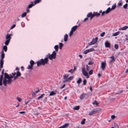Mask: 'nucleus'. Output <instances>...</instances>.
I'll return each mask as SVG.
<instances>
[{
  "mask_svg": "<svg viewBox=\"0 0 128 128\" xmlns=\"http://www.w3.org/2000/svg\"><path fill=\"white\" fill-rule=\"evenodd\" d=\"M81 78H80L78 79V80L77 81V82L78 84H80L81 82Z\"/></svg>",
  "mask_w": 128,
  "mask_h": 128,
  "instance_id": "nucleus-40",
  "label": "nucleus"
},
{
  "mask_svg": "<svg viewBox=\"0 0 128 128\" xmlns=\"http://www.w3.org/2000/svg\"><path fill=\"white\" fill-rule=\"evenodd\" d=\"M26 14H27V13H26V12H24V13L22 14V15L21 16V17L22 18H23L25 17L26 16Z\"/></svg>",
  "mask_w": 128,
  "mask_h": 128,
  "instance_id": "nucleus-31",
  "label": "nucleus"
},
{
  "mask_svg": "<svg viewBox=\"0 0 128 128\" xmlns=\"http://www.w3.org/2000/svg\"><path fill=\"white\" fill-rule=\"evenodd\" d=\"M128 6V4L127 3L126 4L123 6V8L124 9H127Z\"/></svg>",
  "mask_w": 128,
  "mask_h": 128,
  "instance_id": "nucleus-38",
  "label": "nucleus"
},
{
  "mask_svg": "<svg viewBox=\"0 0 128 128\" xmlns=\"http://www.w3.org/2000/svg\"><path fill=\"white\" fill-rule=\"evenodd\" d=\"M33 67L32 65H29L27 67V68L28 69H30L31 70H32V68Z\"/></svg>",
  "mask_w": 128,
  "mask_h": 128,
  "instance_id": "nucleus-32",
  "label": "nucleus"
},
{
  "mask_svg": "<svg viewBox=\"0 0 128 128\" xmlns=\"http://www.w3.org/2000/svg\"><path fill=\"white\" fill-rule=\"evenodd\" d=\"M92 14V13L91 12H89L88 14L87 15V16L88 17H90V16H91V15Z\"/></svg>",
  "mask_w": 128,
  "mask_h": 128,
  "instance_id": "nucleus-44",
  "label": "nucleus"
},
{
  "mask_svg": "<svg viewBox=\"0 0 128 128\" xmlns=\"http://www.w3.org/2000/svg\"><path fill=\"white\" fill-rule=\"evenodd\" d=\"M48 58H45L44 59H40L39 61L37 62V66H39L41 65H45L46 64L48 63Z\"/></svg>",
  "mask_w": 128,
  "mask_h": 128,
  "instance_id": "nucleus-2",
  "label": "nucleus"
},
{
  "mask_svg": "<svg viewBox=\"0 0 128 128\" xmlns=\"http://www.w3.org/2000/svg\"><path fill=\"white\" fill-rule=\"evenodd\" d=\"M112 125L114 126L112 127L111 128H119V125L116 123H113Z\"/></svg>",
  "mask_w": 128,
  "mask_h": 128,
  "instance_id": "nucleus-13",
  "label": "nucleus"
},
{
  "mask_svg": "<svg viewBox=\"0 0 128 128\" xmlns=\"http://www.w3.org/2000/svg\"><path fill=\"white\" fill-rule=\"evenodd\" d=\"M79 108H80V106H74L73 108V109L74 110H78L79 109Z\"/></svg>",
  "mask_w": 128,
  "mask_h": 128,
  "instance_id": "nucleus-28",
  "label": "nucleus"
},
{
  "mask_svg": "<svg viewBox=\"0 0 128 128\" xmlns=\"http://www.w3.org/2000/svg\"><path fill=\"white\" fill-rule=\"evenodd\" d=\"M44 95V94H42L39 96L38 98V100H40V98H42Z\"/></svg>",
  "mask_w": 128,
  "mask_h": 128,
  "instance_id": "nucleus-35",
  "label": "nucleus"
},
{
  "mask_svg": "<svg viewBox=\"0 0 128 128\" xmlns=\"http://www.w3.org/2000/svg\"><path fill=\"white\" fill-rule=\"evenodd\" d=\"M93 71L92 70H91L89 72V73L90 75H91L92 74Z\"/></svg>",
  "mask_w": 128,
  "mask_h": 128,
  "instance_id": "nucleus-50",
  "label": "nucleus"
},
{
  "mask_svg": "<svg viewBox=\"0 0 128 128\" xmlns=\"http://www.w3.org/2000/svg\"><path fill=\"white\" fill-rule=\"evenodd\" d=\"M7 46H4L3 47V50H4L5 52H6L7 51Z\"/></svg>",
  "mask_w": 128,
  "mask_h": 128,
  "instance_id": "nucleus-33",
  "label": "nucleus"
},
{
  "mask_svg": "<svg viewBox=\"0 0 128 128\" xmlns=\"http://www.w3.org/2000/svg\"><path fill=\"white\" fill-rule=\"evenodd\" d=\"M122 0H120L118 2V6H120L122 5Z\"/></svg>",
  "mask_w": 128,
  "mask_h": 128,
  "instance_id": "nucleus-25",
  "label": "nucleus"
},
{
  "mask_svg": "<svg viewBox=\"0 0 128 128\" xmlns=\"http://www.w3.org/2000/svg\"><path fill=\"white\" fill-rule=\"evenodd\" d=\"M106 64L105 62H102L101 68L102 70H104L106 68Z\"/></svg>",
  "mask_w": 128,
  "mask_h": 128,
  "instance_id": "nucleus-10",
  "label": "nucleus"
},
{
  "mask_svg": "<svg viewBox=\"0 0 128 128\" xmlns=\"http://www.w3.org/2000/svg\"><path fill=\"white\" fill-rule=\"evenodd\" d=\"M86 119L85 118L83 119L81 122V123L82 124H84L85 123Z\"/></svg>",
  "mask_w": 128,
  "mask_h": 128,
  "instance_id": "nucleus-34",
  "label": "nucleus"
},
{
  "mask_svg": "<svg viewBox=\"0 0 128 128\" xmlns=\"http://www.w3.org/2000/svg\"><path fill=\"white\" fill-rule=\"evenodd\" d=\"M128 28V26H125L122 28H119V30H126V29Z\"/></svg>",
  "mask_w": 128,
  "mask_h": 128,
  "instance_id": "nucleus-17",
  "label": "nucleus"
},
{
  "mask_svg": "<svg viewBox=\"0 0 128 128\" xmlns=\"http://www.w3.org/2000/svg\"><path fill=\"white\" fill-rule=\"evenodd\" d=\"M21 26L23 27H24L25 26V24L23 22H22L21 23Z\"/></svg>",
  "mask_w": 128,
  "mask_h": 128,
  "instance_id": "nucleus-49",
  "label": "nucleus"
},
{
  "mask_svg": "<svg viewBox=\"0 0 128 128\" xmlns=\"http://www.w3.org/2000/svg\"><path fill=\"white\" fill-rule=\"evenodd\" d=\"M54 48L55 50V51H56V52H58V46L57 45H55L54 46Z\"/></svg>",
  "mask_w": 128,
  "mask_h": 128,
  "instance_id": "nucleus-26",
  "label": "nucleus"
},
{
  "mask_svg": "<svg viewBox=\"0 0 128 128\" xmlns=\"http://www.w3.org/2000/svg\"><path fill=\"white\" fill-rule=\"evenodd\" d=\"M116 6L115 5H112V7L111 8V10H114L116 8Z\"/></svg>",
  "mask_w": 128,
  "mask_h": 128,
  "instance_id": "nucleus-41",
  "label": "nucleus"
},
{
  "mask_svg": "<svg viewBox=\"0 0 128 128\" xmlns=\"http://www.w3.org/2000/svg\"><path fill=\"white\" fill-rule=\"evenodd\" d=\"M86 80L84 79L83 80V84L84 85H85L86 84Z\"/></svg>",
  "mask_w": 128,
  "mask_h": 128,
  "instance_id": "nucleus-57",
  "label": "nucleus"
},
{
  "mask_svg": "<svg viewBox=\"0 0 128 128\" xmlns=\"http://www.w3.org/2000/svg\"><path fill=\"white\" fill-rule=\"evenodd\" d=\"M21 75V74L20 72L18 71L16 72V76H14V80H16L17 78H18Z\"/></svg>",
  "mask_w": 128,
  "mask_h": 128,
  "instance_id": "nucleus-11",
  "label": "nucleus"
},
{
  "mask_svg": "<svg viewBox=\"0 0 128 128\" xmlns=\"http://www.w3.org/2000/svg\"><path fill=\"white\" fill-rule=\"evenodd\" d=\"M88 53V50H85L84 51V54H87Z\"/></svg>",
  "mask_w": 128,
  "mask_h": 128,
  "instance_id": "nucleus-51",
  "label": "nucleus"
},
{
  "mask_svg": "<svg viewBox=\"0 0 128 128\" xmlns=\"http://www.w3.org/2000/svg\"><path fill=\"white\" fill-rule=\"evenodd\" d=\"M15 72L12 74L13 76L11 75H9L6 73L4 74V78L3 80V83L4 86H6L7 83L10 84L12 81V78H13V76L16 74Z\"/></svg>",
  "mask_w": 128,
  "mask_h": 128,
  "instance_id": "nucleus-1",
  "label": "nucleus"
},
{
  "mask_svg": "<svg viewBox=\"0 0 128 128\" xmlns=\"http://www.w3.org/2000/svg\"><path fill=\"white\" fill-rule=\"evenodd\" d=\"M4 57V54L3 51H2L1 55V59L0 61V67L2 68L3 67V58Z\"/></svg>",
  "mask_w": 128,
  "mask_h": 128,
  "instance_id": "nucleus-5",
  "label": "nucleus"
},
{
  "mask_svg": "<svg viewBox=\"0 0 128 128\" xmlns=\"http://www.w3.org/2000/svg\"><path fill=\"white\" fill-rule=\"evenodd\" d=\"M111 10V8L110 7H108L105 11L106 14H108Z\"/></svg>",
  "mask_w": 128,
  "mask_h": 128,
  "instance_id": "nucleus-23",
  "label": "nucleus"
},
{
  "mask_svg": "<svg viewBox=\"0 0 128 128\" xmlns=\"http://www.w3.org/2000/svg\"><path fill=\"white\" fill-rule=\"evenodd\" d=\"M41 0H36L34 1V4L35 5L36 4L38 3L39 2H41Z\"/></svg>",
  "mask_w": 128,
  "mask_h": 128,
  "instance_id": "nucleus-29",
  "label": "nucleus"
},
{
  "mask_svg": "<svg viewBox=\"0 0 128 128\" xmlns=\"http://www.w3.org/2000/svg\"><path fill=\"white\" fill-rule=\"evenodd\" d=\"M34 4H33V2H31V4H30L28 7V8H31L32 6H34Z\"/></svg>",
  "mask_w": 128,
  "mask_h": 128,
  "instance_id": "nucleus-27",
  "label": "nucleus"
},
{
  "mask_svg": "<svg viewBox=\"0 0 128 128\" xmlns=\"http://www.w3.org/2000/svg\"><path fill=\"white\" fill-rule=\"evenodd\" d=\"M47 100V97H46L44 98V101L45 102H46V101Z\"/></svg>",
  "mask_w": 128,
  "mask_h": 128,
  "instance_id": "nucleus-63",
  "label": "nucleus"
},
{
  "mask_svg": "<svg viewBox=\"0 0 128 128\" xmlns=\"http://www.w3.org/2000/svg\"><path fill=\"white\" fill-rule=\"evenodd\" d=\"M12 36V34H7L6 36V39H8V38L10 39L11 38L10 36Z\"/></svg>",
  "mask_w": 128,
  "mask_h": 128,
  "instance_id": "nucleus-15",
  "label": "nucleus"
},
{
  "mask_svg": "<svg viewBox=\"0 0 128 128\" xmlns=\"http://www.w3.org/2000/svg\"><path fill=\"white\" fill-rule=\"evenodd\" d=\"M88 19V18L86 17V18L83 20V22H84L86 21V20H87Z\"/></svg>",
  "mask_w": 128,
  "mask_h": 128,
  "instance_id": "nucleus-62",
  "label": "nucleus"
},
{
  "mask_svg": "<svg viewBox=\"0 0 128 128\" xmlns=\"http://www.w3.org/2000/svg\"><path fill=\"white\" fill-rule=\"evenodd\" d=\"M16 26V24H14L11 27L10 29H12L14 28Z\"/></svg>",
  "mask_w": 128,
  "mask_h": 128,
  "instance_id": "nucleus-58",
  "label": "nucleus"
},
{
  "mask_svg": "<svg viewBox=\"0 0 128 128\" xmlns=\"http://www.w3.org/2000/svg\"><path fill=\"white\" fill-rule=\"evenodd\" d=\"M105 34V32H103L100 34V36L101 37H103L104 36Z\"/></svg>",
  "mask_w": 128,
  "mask_h": 128,
  "instance_id": "nucleus-47",
  "label": "nucleus"
},
{
  "mask_svg": "<svg viewBox=\"0 0 128 128\" xmlns=\"http://www.w3.org/2000/svg\"><path fill=\"white\" fill-rule=\"evenodd\" d=\"M3 78L2 75H1L0 76V86H2V80Z\"/></svg>",
  "mask_w": 128,
  "mask_h": 128,
  "instance_id": "nucleus-22",
  "label": "nucleus"
},
{
  "mask_svg": "<svg viewBox=\"0 0 128 128\" xmlns=\"http://www.w3.org/2000/svg\"><path fill=\"white\" fill-rule=\"evenodd\" d=\"M105 46L106 48H109L110 45V43L108 41H106L105 42Z\"/></svg>",
  "mask_w": 128,
  "mask_h": 128,
  "instance_id": "nucleus-14",
  "label": "nucleus"
},
{
  "mask_svg": "<svg viewBox=\"0 0 128 128\" xmlns=\"http://www.w3.org/2000/svg\"><path fill=\"white\" fill-rule=\"evenodd\" d=\"M94 14L95 16H99L100 15V13H98L97 12H94Z\"/></svg>",
  "mask_w": 128,
  "mask_h": 128,
  "instance_id": "nucleus-30",
  "label": "nucleus"
},
{
  "mask_svg": "<svg viewBox=\"0 0 128 128\" xmlns=\"http://www.w3.org/2000/svg\"><path fill=\"white\" fill-rule=\"evenodd\" d=\"M69 75L68 74H65L63 76V79L64 80H63V82H68V77Z\"/></svg>",
  "mask_w": 128,
  "mask_h": 128,
  "instance_id": "nucleus-6",
  "label": "nucleus"
},
{
  "mask_svg": "<svg viewBox=\"0 0 128 128\" xmlns=\"http://www.w3.org/2000/svg\"><path fill=\"white\" fill-rule=\"evenodd\" d=\"M57 92L56 90H55L54 91H52L51 92H50V94L48 96H54L56 95Z\"/></svg>",
  "mask_w": 128,
  "mask_h": 128,
  "instance_id": "nucleus-9",
  "label": "nucleus"
},
{
  "mask_svg": "<svg viewBox=\"0 0 128 128\" xmlns=\"http://www.w3.org/2000/svg\"><path fill=\"white\" fill-rule=\"evenodd\" d=\"M30 65L33 66L34 64V62L32 60H31L30 62Z\"/></svg>",
  "mask_w": 128,
  "mask_h": 128,
  "instance_id": "nucleus-36",
  "label": "nucleus"
},
{
  "mask_svg": "<svg viewBox=\"0 0 128 128\" xmlns=\"http://www.w3.org/2000/svg\"><path fill=\"white\" fill-rule=\"evenodd\" d=\"M36 94L34 92H32V96H34Z\"/></svg>",
  "mask_w": 128,
  "mask_h": 128,
  "instance_id": "nucleus-60",
  "label": "nucleus"
},
{
  "mask_svg": "<svg viewBox=\"0 0 128 128\" xmlns=\"http://www.w3.org/2000/svg\"><path fill=\"white\" fill-rule=\"evenodd\" d=\"M6 40L5 42V44L6 45V46H8V44L10 42V39H6Z\"/></svg>",
  "mask_w": 128,
  "mask_h": 128,
  "instance_id": "nucleus-20",
  "label": "nucleus"
},
{
  "mask_svg": "<svg viewBox=\"0 0 128 128\" xmlns=\"http://www.w3.org/2000/svg\"><path fill=\"white\" fill-rule=\"evenodd\" d=\"M90 67L88 66V65H86V70L88 71L90 70Z\"/></svg>",
  "mask_w": 128,
  "mask_h": 128,
  "instance_id": "nucleus-46",
  "label": "nucleus"
},
{
  "mask_svg": "<svg viewBox=\"0 0 128 128\" xmlns=\"http://www.w3.org/2000/svg\"><path fill=\"white\" fill-rule=\"evenodd\" d=\"M111 118L112 119H114L115 118V116L114 115H112L111 116Z\"/></svg>",
  "mask_w": 128,
  "mask_h": 128,
  "instance_id": "nucleus-56",
  "label": "nucleus"
},
{
  "mask_svg": "<svg viewBox=\"0 0 128 128\" xmlns=\"http://www.w3.org/2000/svg\"><path fill=\"white\" fill-rule=\"evenodd\" d=\"M82 72L83 75L85 76H88V74L85 68H82Z\"/></svg>",
  "mask_w": 128,
  "mask_h": 128,
  "instance_id": "nucleus-7",
  "label": "nucleus"
},
{
  "mask_svg": "<svg viewBox=\"0 0 128 128\" xmlns=\"http://www.w3.org/2000/svg\"><path fill=\"white\" fill-rule=\"evenodd\" d=\"M98 40L97 37H96L95 38L93 39L92 41L89 44V45H91L94 44Z\"/></svg>",
  "mask_w": 128,
  "mask_h": 128,
  "instance_id": "nucleus-8",
  "label": "nucleus"
},
{
  "mask_svg": "<svg viewBox=\"0 0 128 128\" xmlns=\"http://www.w3.org/2000/svg\"><path fill=\"white\" fill-rule=\"evenodd\" d=\"M68 123H66L63 126L59 127L58 128H64L68 126Z\"/></svg>",
  "mask_w": 128,
  "mask_h": 128,
  "instance_id": "nucleus-19",
  "label": "nucleus"
},
{
  "mask_svg": "<svg viewBox=\"0 0 128 128\" xmlns=\"http://www.w3.org/2000/svg\"><path fill=\"white\" fill-rule=\"evenodd\" d=\"M68 72L71 73H72L74 72V71H73L72 69H70L68 70Z\"/></svg>",
  "mask_w": 128,
  "mask_h": 128,
  "instance_id": "nucleus-48",
  "label": "nucleus"
},
{
  "mask_svg": "<svg viewBox=\"0 0 128 128\" xmlns=\"http://www.w3.org/2000/svg\"><path fill=\"white\" fill-rule=\"evenodd\" d=\"M73 76H71L68 78V82H70L71 80H72L73 79Z\"/></svg>",
  "mask_w": 128,
  "mask_h": 128,
  "instance_id": "nucleus-42",
  "label": "nucleus"
},
{
  "mask_svg": "<svg viewBox=\"0 0 128 128\" xmlns=\"http://www.w3.org/2000/svg\"><path fill=\"white\" fill-rule=\"evenodd\" d=\"M106 11H103L102 12V16H103L105 14H106Z\"/></svg>",
  "mask_w": 128,
  "mask_h": 128,
  "instance_id": "nucleus-54",
  "label": "nucleus"
},
{
  "mask_svg": "<svg viewBox=\"0 0 128 128\" xmlns=\"http://www.w3.org/2000/svg\"><path fill=\"white\" fill-rule=\"evenodd\" d=\"M114 47L116 49H117L118 48V45L115 44L114 46Z\"/></svg>",
  "mask_w": 128,
  "mask_h": 128,
  "instance_id": "nucleus-45",
  "label": "nucleus"
},
{
  "mask_svg": "<svg viewBox=\"0 0 128 128\" xmlns=\"http://www.w3.org/2000/svg\"><path fill=\"white\" fill-rule=\"evenodd\" d=\"M30 102V100H29L28 101V102H25V104L26 105H27L28 103L29 102Z\"/></svg>",
  "mask_w": 128,
  "mask_h": 128,
  "instance_id": "nucleus-64",
  "label": "nucleus"
},
{
  "mask_svg": "<svg viewBox=\"0 0 128 128\" xmlns=\"http://www.w3.org/2000/svg\"><path fill=\"white\" fill-rule=\"evenodd\" d=\"M68 35L67 34H66L64 36V40L65 42H66L67 41Z\"/></svg>",
  "mask_w": 128,
  "mask_h": 128,
  "instance_id": "nucleus-18",
  "label": "nucleus"
},
{
  "mask_svg": "<svg viewBox=\"0 0 128 128\" xmlns=\"http://www.w3.org/2000/svg\"><path fill=\"white\" fill-rule=\"evenodd\" d=\"M110 58L112 59V60L110 61V63H112L114 62L115 61L114 57L113 56H112L110 57Z\"/></svg>",
  "mask_w": 128,
  "mask_h": 128,
  "instance_id": "nucleus-21",
  "label": "nucleus"
},
{
  "mask_svg": "<svg viewBox=\"0 0 128 128\" xmlns=\"http://www.w3.org/2000/svg\"><path fill=\"white\" fill-rule=\"evenodd\" d=\"M29 8H28V7L26 8V12L28 13H29L30 12V10L28 9Z\"/></svg>",
  "mask_w": 128,
  "mask_h": 128,
  "instance_id": "nucleus-59",
  "label": "nucleus"
},
{
  "mask_svg": "<svg viewBox=\"0 0 128 128\" xmlns=\"http://www.w3.org/2000/svg\"><path fill=\"white\" fill-rule=\"evenodd\" d=\"M125 38L126 40H128V34L125 35Z\"/></svg>",
  "mask_w": 128,
  "mask_h": 128,
  "instance_id": "nucleus-53",
  "label": "nucleus"
},
{
  "mask_svg": "<svg viewBox=\"0 0 128 128\" xmlns=\"http://www.w3.org/2000/svg\"><path fill=\"white\" fill-rule=\"evenodd\" d=\"M93 64V62L92 61H90L88 63V64L89 65H90L92 64Z\"/></svg>",
  "mask_w": 128,
  "mask_h": 128,
  "instance_id": "nucleus-52",
  "label": "nucleus"
},
{
  "mask_svg": "<svg viewBox=\"0 0 128 128\" xmlns=\"http://www.w3.org/2000/svg\"><path fill=\"white\" fill-rule=\"evenodd\" d=\"M59 47H62L63 46V44L62 43H59Z\"/></svg>",
  "mask_w": 128,
  "mask_h": 128,
  "instance_id": "nucleus-55",
  "label": "nucleus"
},
{
  "mask_svg": "<svg viewBox=\"0 0 128 128\" xmlns=\"http://www.w3.org/2000/svg\"><path fill=\"white\" fill-rule=\"evenodd\" d=\"M78 26L76 25L72 27L71 30L69 34V36L70 37L73 34L74 32H75L78 27Z\"/></svg>",
  "mask_w": 128,
  "mask_h": 128,
  "instance_id": "nucleus-4",
  "label": "nucleus"
},
{
  "mask_svg": "<svg viewBox=\"0 0 128 128\" xmlns=\"http://www.w3.org/2000/svg\"><path fill=\"white\" fill-rule=\"evenodd\" d=\"M97 112V110L96 109H94L92 110L89 113V115L91 116L93 115L94 114L96 113Z\"/></svg>",
  "mask_w": 128,
  "mask_h": 128,
  "instance_id": "nucleus-12",
  "label": "nucleus"
},
{
  "mask_svg": "<svg viewBox=\"0 0 128 128\" xmlns=\"http://www.w3.org/2000/svg\"><path fill=\"white\" fill-rule=\"evenodd\" d=\"M86 95V94L83 93L81 94L80 96V99L82 100L85 97V96Z\"/></svg>",
  "mask_w": 128,
  "mask_h": 128,
  "instance_id": "nucleus-16",
  "label": "nucleus"
},
{
  "mask_svg": "<svg viewBox=\"0 0 128 128\" xmlns=\"http://www.w3.org/2000/svg\"><path fill=\"white\" fill-rule=\"evenodd\" d=\"M120 33V32L119 31L118 32H116L115 33H114L112 34V36H117L119 35Z\"/></svg>",
  "mask_w": 128,
  "mask_h": 128,
  "instance_id": "nucleus-24",
  "label": "nucleus"
},
{
  "mask_svg": "<svg viewBox=\"0 0 128 128\" xmlns=\"http://www.w3.org/2000/svg\"><path fill=\"white\" fill-rule=\"evenodd\" d=\"M94 16H95L94 14V13L93 12V14H92L91 15V16H92V17H93Z\"/></svg>",
  "mask_w": 128,
  "mask_h": 128,
  "instance_id": "nucleus-61",
  "label": "nucleus"
},
{
  "mask_svg": "<svg viewBox=\"0 0 128 128\" xmlns=\"http://www.w3.org/2000/svg\"><path fill=\"white\" fill-rule=\"evenodd\" d=\"M92 104H95L96 105H97L98 104V102L96 100H95L93 102H92Z\"/></svg>",
  "mask_w": 128,
  "mask_h": 128,
  "instance_id": "nucleus-39",
  "label": "nucleus"
},
{
  "mask_svg": "<svg viewBox=\"0 0 128 128\" xmlns=\"http://www.w3.org/2000/svg\"><path fill=\"white\" fill-rule=\"evenodd\" d=\"M87 50L88 51V52H90L93 51L94 50V49L93 48H91Z\"/></svg>",
  "mask_w": 128,
  "mask_h": 128,
  "instance_id": "nucleus-37",
  "label": "nucleus"
},
{
  "mask_svg": "<svg viewBox=\"0 0 128 128\" xmlns=\"http://www.w3.org/2000/svg\"><path fill=\"white\" fill-rule=\"evenodd\" d=\"M16 99L19 102H20L21 101V98L18 97H17Z\"/></svg>",
  "mask_w": 128,
  "mask_h": 128,
  "instance_id": "nucleus-43",
  "label": "nucleus"
},
{
  "mask_svg": "<svg viewBox=\"0 0 128 128\" xmlns=\"http://www.w3.org/2000/svg\"><path fill=\"white\" fill-rule=\"evenodd\" d=\"M56 51H54L51 54H48V58L51 60L53 59H55L56 57Z\"/></svg>",
  "mask_w": 128,
  "mask_h": 128,
  "instance_id": "nucleus-3",
  "label": "nucleus"
}]
</instances>
